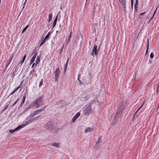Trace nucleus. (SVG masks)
Listing matches in <instances>:
<instances>
[{"label": "nucleus", "instance_id": "1", "mask_svg": "<svg viewBox=\"0 0 159 159\" xmlns=\"http://www.w3.org/2000/svg\"><path fill=\"white\" fill-rule=\"evenodd\" d=\"M43 97V96L37 98L33 102V105L36 108H38L40 106L44 104Z\"/></svg>", "mask_w": 159, "mask_h": 159}, {"label": "nucleus", "instance_id": "2", "mask_svg": "<svg viewBox=\"0 0 159 159\" xmlns=\"http://www.w3.org/2000/svg\"><path fill=\"white\" fill-rule=\"evenodd\" d=\"M44 128L47 130L53 132L56 129V126L54 124L50 121H48L44 125Z\"/></svg>", "mask_w": 159, "mask_h": 159}, {"label": "nucleus", "instance_id": "3", "mask_svg": "<svg viewBox=\"0 0 159 159\" xmlns=\"http://www.w3.org/2000/svg\"><path fill=\"white\" fill-rule=\"evenodd\" d=\"M125 109L124 103L121 102L119 104V107L116 112V115H121Z\"/></svg>", "mask_w": 159, "mask_h": 159}, {"label": "nucleus", "instance_id": "4", "mask_svg": "<svg viewBox=\"0 0 159 159\" xmlns=\"http://www.w3.org/2000/svg\"><path fill=\"white\" fill-rule=\"evenodd\" d=\"M92 110L91 108V103H89L87 107L84 110V114L85 115H89L92 113Z\"/></svg>", "mask_w": 159, "mask_h": 159}, {"label": "nucleus", "instance_id": "5", "mask_svg": "<svg viewBox=\"0 0 159 159\" xmlns=\"http://www.w3.org/2000/svg\"><path fill=\"white\" fill-rule=\"evenodd\" d=\"M46 107V106H45L42 109L34 111L32 113L30 114V116H33L35 115L39 114L40 112L42 111H44Z\"/></svg>", "mask_w": 159, "mask_h": 159}, {"label": "nucleus", "instance_id": "6", "mask_svg": "<svg viewBox=\"0 0 159 159\" xmlns=\"http://www.w3.org/2000/svg\"><path fill=\"white\" fill-rule=\"evenodd\" d=\"M98 50L97 49V46L96 45H94L92 52L91 53V55L93 56L94 55L97 56L98 55Z\"/></svg>", "mask_w": 159, "mask_h": 159}, {"label": "nucleus", "instance_id": "7", "mask_svg": "<svg viewBox=\"0 0 159 159\" xmlns=\"http://www.w3.org/2000/svg\"><path fill=\"white\" fill-rule=\"evenodd\" d=\"M60 71L59 68L58 66L56 69V71L54 72L55 73V81L58 82V78L59 77Z\"/></svg>", "mask_w": 159, "mask_h": 159}, {"label": "nucleus", "instance_id": "8", "mask_svg": "<svg viewBox=\"0 0 159 159\" xmlns=\"http://www.w3.org/2000/svg\"><path fill=\"white\" fill-rule=\"evenodd\" d=\"M91 98L90 95L89 94L87 95L86 94L85 95H82V97L81 98V100L83 102H85L89 100Z\"/></svg>", "mask_w": 159, "mask_h": 159}, {"label": "nucleus", "instance_id": "9", "mask_svg": "<svg viewBox=\"0 0 159 159\" xmlns=\"http://www.w3.org/2000/svg\"><path fill=\"white\" fill-rule=\"evenodd\" d=\"M69 57H67V60L66 63L65 64V67H64V72H66V69L67 68V65L68 64V61L69 60Z\"/></svg>", "mask_w": 159, "mask_h": 159}, {"label": "nucleus", "instance_id": "10", "mask_svg": "<svg viewBox=\"0 0 159 159\" xmlns=\"http://www.w3.org/2000/svg\"><path fill=\"white\" fill-rule=\"evenodd\" d=\"M120 2L123 5V6L124 8V9H125V0H119Z\"/></svg>", "mask_w": 159, "mask_h": 159}, {"label": "nucleus", "instance_id": "11", "mask_svg": "<svg viewBox=\"0 0 159 159\" xmlns=\"http://www.w3.org/2000/svg\"><path fill=\"white\" fill-rule=\"evenodd\" d=\"M93 128H86L85 130V133H87L88 132H90L93 131Z\"/></svg>", "mask_w": 159, "mask_h": 159}, {"label": "nucleus", "instance_id": "12", "mask_svg": "<svg viewBox=\"0 0 159 159\" xmlns=\"http://www.w3.org/2000/svg\"><path fill=\"white\" fill-rule=\"evenodd\" d=\"M51 144L53 147H56L57 148H59V143H57L55 142H54L51 143Z\"/></svg>", "mask_w": 159, "mask_h": 159}, {"label": "nucleus", "instance_id": "13", "mask_svg": "<svg viewBox=\"0 0 159 159\" xmlns=\"http://www.w3.org/2000/svg\"><path fill=\"white\" fill-rule=\"evenodd\" d=\"M40 56H38L37 57L36 60L35 66H36L40 61Z\"/></svg>", "mask_w": 159, "mask_h": 159}, {"label": "nucleus", "instance_id": "14", "mask_svg": "<svg viewBox=\"0 0 159 159\" xmlns=\"http://www.w3.org/2000/svg\"><path fill=\"white\" fill-rule=\"evenodd\" d=\"M99 140H98L96 142V145H95L94 148H95L96 149H97L98 148H99L100 147V146L99 145Z\"/></svg>", "mask_w": 159, "mask_h": 159}, {"label": "nucleus", "instance_id": "15", "mask_svg": "<svg viewBox=\"0 0 159 159\" xmlns=\"http://www.w3.org/2000/svg\"><path fill=\"white\" fill-rule=\"evenodd\" d=\"M26 54H25L24 55V56L22 58L21 61L19 63V64H21H21H22L24 62V61H25V58L26 57Z\"/></svg>", "mask_w": 159, "mask_h": 159}, {"label": "nucleus", "instance_id": "16", "mask_svg": "<svg viewBox=\"0 0 159 159\" xmlns=\"http://www.w3.org/2000/svg\"><path fill=\"white\" fill-rule=\"evenodd\" d=\"M36 58V57H33L32 58L30 59V65H31L32 63H33V62L34 61L35 59Z\"/></svg>", "mask_w": 159, "mask_h": 159}, {"label": "nucleus", "instance_id": "17", "mask_svg": "<svg viewBox=\"0 0 159 159\" xmlns=\"http://www.w3.org/2000/svg\"><path fill=\"white\" fill-rule=\"evenodd\" d=\"M139 110H138V109L134 114L133 116V119H135V118L137 117L138 115H139V114H138V111H139Z\"/></svg>", "mask_w": 159, "mask_h": 159}, {"label": "nucleus", "instance_id": "18", "mask_svg": "<svg viewBox=\"0 0 159 159\" xmlns=\"http://www.w3.org/2000/svg\"><path fill=\"white\" fill-rule=\"evenodd\" d=\"M149 40L148 39V42H147V49L146 52V55L148 52V49H149Z\"/></svg>", "mask_w": 159, "mask_h": 159}, {"label": "nucleus", "instance_id": "19", "mask_svg": "<svg viewBox=\"0 0 159 159\" xmlns=\"http://www.w3.org/2000/svg\"><path fill=\"white\" fill-rule=\"evenodd\" d=\"M23 127H24V126L22 124L21 125L18 126L15 129H16V131L18 130L19 129H21V128H22Z\"/></svg>", "mask_w": 159, "mask_h": 159}, {"label": "nucleus", "instance_id": "20", "mask_svg": "<svg viewBox=\"0 0 159 159\" xmlns=\"http://www.w3.org/2000/svg\"><path fill=\"white\" fill-rule=\"evenodd\" d=\"M52 13H51L49 15V16H48L49 19L48 20V22H49L52 20Z\"/></svg>", "mask_w": 159, "mask_h": 159}, {"label": "nucleus", "instance_id": "21", "mask_svg": "<svg viewBox=\"0 0 159 159\" xmlns=\"http://www.w3.org/2000/svg\"><path fill=\"white\" fill-rule=\"evenodd\" d=\"M30 121V120H29L28 121H26L25 123L23 124L22 125L24 127L28 125L29 124V122Z\"/></svg>", "mask_w": 159, "mask_h": 159}, {"label": "nucleus", "instance_id": "22", "mask_svg": "<svg viewBox=\"0 0 159 159\" xmlns=\"http://www.w3.org/2000/svg\"><path fill=\"white\" fill-rule=\"evenodd\" d=\"M80 112H77L74 116L77 119L80 116Z\"/></svg>", "mask_w": 159, "mask_h": 159}, {"label": "nucleus", "instance_id": "23", "mask_svg": "<svg viewBox=\"0 0 159 159\" xmlns=\"http://www.w3.org/2000/svg\"><path fill=\"white\" fill-rule=\"evenodd\" d=\"M34 71H35V70H34V69L33 68L32 70H31V71H30V75L32 73H33V76H32L31 78H32V77L33 76V74L34 72Z\"/></svg>", "mask_w": 159, "mask_h": 159}, {"label": "nucleus", "instance_id": "24", "mask_svg": "<svg viewBox=\"0 0 159 159\" xmlns=\"http://www.w3.org/2000/svg\"><path fill=\"white\" fill-rule=\"evenodd\" d=\"M157 8L156 9V10L154 12V13L153 15V16H152L150 18V21L154 17V16H155V14H156V11H157Z\"/></svg>", "mask_w": 159, "mask_h": 159}, {"label": "nucleus", "instance_id": "25", "mask_svg": "<svg viewBox=\"0 0 159 159\" xmlns=\"http://www.w3.org/2000/svg\"><path fill=\"white\" fill-rule=\"evenodd\" d=\"M16 131V129H10L9 130V132L11 134V133H14V132H15V131Z\"/></svg>", "mask_w": 159, "mask_h": 159}, {"label": "nucleus", "instance_id": "26", "mask_svg": "<svg viewBox=\"0 0 159 159\" xmlns=\"http://www.w3.org/2000/svg\"><path fill=\"white\" fill-rule=\"evenodd\" d=\"M49 34H48V33L46 36L45 38L43 39V40H44V41H45V40L47 39L49 37Z\"/></svg>", "mask_w": 159, "mask_h": 159}, {"label": "nucleus", "instance_id": "27", "mask_svg": "<svg viewBox=\"0 0 159 159\" xmlns=\"http://www.w3.org/2000/svg\"><path fill=\"white\" fill-rule=\"evenodd\" d=\"M45 42V41H44V40H43V39H42L41 42L40 44V47H41L43 45L44 43Z\"/></svg>", "mask_w": 159, "mask_h": 159}, {"label": "nucleus", "instance_id": "28", "mask_svg": "<svg viewBox=\"0 0 159 159\" xmlns=\"http://www.w3.org/2000/svg\"><path fill=\"white\" fill-rule=\"evenodd\" d=\"M154 54L153 52H152L150 55V57L151 58H154Z\"/></svg>", "mask_w": 159, "mask_h": 159}, {"label": "nucleus", "instance_id": "29", "mask_svg": "<svg viewBox=\"0 0 159 159\" xmlns=\"http://www.w3.org/2000/svg\"><path fill=\"white\" fill-rule=\"evenodd\" d=\"M25 99H22V102L20 104V105L18 108H20L22 106V104L25 102Z\"/></svg>", "mask_w": 159, "mask_h": 159}, {"label": "nucleus", "instance_id": "30", "mask_svg": "<svg viewBox=\"0 0 159 159\" xmlns=\"http://www.w3.org/2000/svg\"><path fill=\"white\" fill-rule=\"evenodd\" d=\"M43 84V80L42 79L41 81L39 83V86H41Z\"/></svg>", "mask_w": 159, "mask_h": 159}, {"label": "nucleus", "instance_id": "31", "mask_svg": "<svg viewBox=\"0 0 159 159\" xmlns=\"http://www.w3.org/2000/svg\"><path fill=\"white\" fill-rule=\"evenodd\" d=\"M138 0H136L135 4L134 5V7H137V6L138 5Z\"/></svg>", "mask_w": 159, "mask_h": 159}, {"label": "nucleus", "instance_id": "32", "mask_svg": "<svg viewBox=\"0 0 159 159\" xmlns=\"http://www.w3.org/2000/svg\"><path fill=\"white\" fill-rule=\"evenodd\" d=\"M134 8H135V11H134V12H135V13H134V17H135V12H137V7H134Z\"/></svg>", "mask_w": 159, "mask_h": 159}, {"label": "nucleus", "instance_id": "33", "mask_svg": "<svg viewBox=\"0 0 159 159\" xmlns=\"http://www.w3.org/2000/svg\"><path fill=\"white\" fill-rule=\"evenodd\" d=\"M77 80H78L79 81V84L80 85L81 84H82V83L81 82V81L80 79V78H79V76H78V77Z\"/></svg>", "mask_w": 159, "mask_h": 159}, {"label": "nucleus", "instance_id": "34", "mask_svg": "<svg viewBox=\"0 0 159 159\" xmlns=\"http://www.w3.org/2000/svg\"><path fill=\"white\" fill-rule=\"evenodd\" d=\"M76 119H77L74 116V117H73V118H72V122H75V120H76Z\"/></svg>", "mask_w": 159, "mask_h": 159}, {"label": "nucleus", "instance_id": "35", "mask_svg": "<svg viewBox=\"0 0 159 159\" xmlns=\"http://www.w3.org/2000/svg\"><path fill=\"white\" fill-rule=\"evenodd\" d=\"M8 105H7V106H6L2 110V111H5L6 109L8 107Z\"/></svg>", "mask_w": 159, "mask_h": 159}, {"label": "nucleus", "instance_id": "36", "mask_svg": "<svg viewBox=\"0 0 159 159\" xmlns=\"http://www.w3.org/2000/svg\"><path fill=\"white\" fill-rule=\"evenodd\" d=\"M134 2V0H131V7L133 8V6Z\"/></svg>", "mask_w": 159, "mask_h": 159}, {"label": "nucleus", "instance_id": "37", "mask_svg": "<svg viewBox=\"0 0 159 159\" xmlns=\"http://www.w3.org/2000/svg\"><path fill=\"white\" fill-rule=\"evenodd\" d=\"M56 23H57V22H55V21H54L52 28H53L54 27V26H55L56 25Z\"/></svg>", "mask_w": 159, "mask_h": 159}, {"label": "nucleus", "instance_id": "38", "mask_svg": "<svg viewBox=\"0 0 159 159\" xmlns=\"http://www.w3.org/2000/svg\"><path fill=\"white\" fill-rule=\"evenodd\" d=\"M10 62H9L8 63H7L6 65V68H5V69H6V68H7V66L9 65V64H10Z\"/></svg>", "mask_w": 159, "mask_h": 159}, {"label": "nucleus", "instance_id": "39", "mask_svg": "<svg viewBox=\"0 0 159 159\" xmlns=\"http://www.w3.org/2000/svg\"><path fill=\"white\" fill-rule=\"evenodd\" d=\"M139 18V19H142L143 18V16H140V15Z\"/></svg>", "mask_w": 159, "mask_h": 159}, {"label": "nucleus", "instance_id": "40", "mask_svg": "<svg viewBox=\"0 0 159 159\" xmlns=\"http://www.w3.org/2000/svg\"><path fill=\"white\" fill-rule=\"evenodd\" d=\"M26 29L25 28L21 32V33H23L26 30Z\"/></svg>", "mask_w": 159, "mask_h": 159}, {"label": "nucleus", "instance_id": "41", "mask_svg": "<svg viewBox=\"0 0 159 159\" xmlns=\"http://www.w3.org/2000/svg\"><path fill=\"white\" fill-rule=\"evenodd\" d=\"M26 96L25 94H25H24V95L23 96V99L25 100V98H26Z\"/></svg>", "mask_w": 159, "mask_h": 159}, {"label": "nucleus", "instance_id": "42", "mask_svg": "<svg viewBox=\"0 0 159 159\" xmlns=\"http://www.w3.org/2000/svg\"><path fill=\"white\" fill-rule=\"evenodd\" d=\"M146 12V11L145 12H144L143 13H141L140 14V16H143L145 14V13Z\"/></svg>", "mask_w": 159, "mask_h": 159}, {"label": "nucleus", "instance_id": "43", "mask_svg": "<svg viewBox=\"0 0 159 159\" xmlns=\"http://www.w3.org/2000/svg\"><path fill=\"white\" fill-rule=\"evenodd\" d=\"M17 102H18V100H17L16 102H14V104L12 105L11 107L15 105L17 103Z\"/></svg>", "mask_w": 159, "mask_h": 159}, {"label": "nucleus", "instance_id": "44", "mask_svg": "<svg viewBox=\"0 0 159 159\" xmlns=\"http://www.w3.org/2000/svg\"><path fill=\"white\" fill-rule=\"evenodd\" d=\"M64 43L63 44V46H62V48H61V51L59 52V53H60V54H61V51H62V49H63V47H64Z\"/></svg>", "mask_w": 159, "mask_h": 159}, {"label": "nucleus", "instance_id": "45", "mask_svg": "<svg viewBox=\"0 0 159 159\" xmlns=\"http://www.w3.org/2000/svg\"><path fill=\"white\" fill-rule=\"evenodd\" d=\"M57 16L55 18L54 21H55V22H57Z\"/></svg>", "mask_w": 159, "mask_h": 159}, {"label": "nucleus", "instance_id": "46", "mask_svg": "<svg viewBox=\"0 0 159 159\" xmlns=\"http://www.w3.org/2000/svg\"><path fill=\"white\" fill-rule=\"evenodd\" d=\"M37 54V53L36 52H35L34 53V56H33V57L35 56V57H36Z\"/></svg>", "mask_w": 159, "mask_h": 159}, {"label": "nucleus", "instance_id": "47", "mask_svg": "<svg viewBox=\"0 0 159 159\" xmlns=\"http://www.w3.org/2000/svg\"><path fill=\"white\" fill-rule=\"evenodd\" d=\"M159 90V83H158V87H157V93H158V91Z\"/></svg>", "mask_w": 159, "mask_h": 159}, {"label": "nucleus", "instance_id": "48", "mask_svg": "<svg viewBox=\"0 0 159 159\" xmlns=\"http://www.w3.org/2000/svg\"><path fill=\"white\" fill-rule=\"evenodd\" d=\"M20 88V86L18 87H17L14 90H15L16 91H17L18 89L19 88Z\"/></svg>", "mask_w": 159, "mask_h": 159}, {"label": "nucleus", "instance_id": "49", "mask_svg": "<svg viewBox=\"0 0 159 159\" xmlns=\"http://www.w3.org/2000/svg\"><path fill=\"white\" fill-rule=\"evenodd\" d=\"M35 65V63H33L32 64L31 68H33V67H34Z\"/></svg>", "mask_w": 159, "mask_h": 159}, {"label": "nucleus", "instance_id": "50", "mask_svg": "<svg viewBox=\"0 0 159 159\" xmlns=\"http://www.w3.org/2000/svg\"><path fill=\"white\" fill-rule=\"evenodd\" d=\"M144 104V103L141 105V106L140 107V108L138 109V110H139L143 106V105Z\"/></svg>", "mask_w": 159, "mask_h": 159}, {"label": "nucleus", "instance_id": "51", "mask_svg": "<svg viewBox=\"0 0 159 159\" xmlns=\"http://www.w3.org/2000/svg\"><path fill=\"white\" fill-rule=\"evenodd\" d=\"M14 55V54H13L11 56H10V57L11 58H12V59L13 58V55Z\"/></svg>", "mask_w": 159, "mask_h": 159}, {"label": "nucleus", "instance_id": "52", "mask_svg": "<svg viewBox=\"0 0 159 159\" xmlns=\"http://www.w3.org/2000/svg\"><path fill=\"white\" fill-rule=\"evenodd\" d=\"M41 117V116H37L36 118H35V119H37L39 118H40Z\"/></svg>", "mask_w": 159, "mask_h": 159}, {"label": "nucleus", "instance_id": "53", "mask_svg": "<svg viewBox=\"0 0 159 159\" xmlns=\"http://www.w3.org/2000/svg\"><path fill=\"white\" fill-rule=\"evenodd\" d=\"M12 59V58H11L10 57V58L9 59V62H10V63L11 62Z\"/></svg>", "mask_w": 159, "mask_h": 159}, {"label": "nucleus", "instance_id": "54", "mask_svg": "<svg viewBox=\"0 0 159 159\" xmlns=\"http://www.w3.org/2000/svg\"><path fill=\"white\" fill-rule=\"evenodd\" d=\"M71 32L70 33V35L69 37V38H70L71 37Z\"/></svg>", "mask_w": 159, "mask_h": 159}, {"label": "nucleus", "instance_id": "55", "mask_svg": "<svg viewBox=\"0 0 159 159\" xmlns=\"http://www.w3.org/2000/svg\"><path fill=\"white\" fill-rule=\"evenodd\" d=\"M29 26V25H27V26H26L25 27V28L26 29H27V28Z\"/></svg>", "mask_w": 159, "mask_h": 159}, {"label": "nucleus", "instance_id": "56", "mask_svg": "<svg viewBox=\"0 0 159 159\" xmlns=\"http://www.w3.org/2000/svg\"><path fill=\"white\" fill-rule=\"evenodd\" d=\"M14 93V91H13L11 93V94H10V95H12V94H13Z\"/></svg>", "mask_w": 159, "mask_h": 159}, {"label": "nucleus", "instance_id": "57", "mask_svg": "<svg viewBox=\"0 0 159 159\" xmlns=\"http://www.w3.org/2000/svg\"><path fill=\"white\" fill-rule=\"evenodd\" d=\"M100 45L98 47V50H99V49L100 48Z\"/></svg>", "mask_w": 159, "mask_h": 159}, {"label": "nucleus", "instance_id": "58", "mask_svg": "<svg viewBox=\"0 0 159 159\" xmlns=\"http://www.w3.org/2000/svg\"><path fill=\"white\" fill-rule=\"evenodd\" d=\"M60 9L61 10L62 9V6H61V7H60Z\"/></svg>", "mask_w": 159, "mask_h": 159}, {"label": "nucleus", "instance_id": "59", "mask_svg": "<svg viewBox=\"0 0 159 159\" xmlns=\"http://www.w3.org/2000/svg\"><path fill=\"white\" fill-rule=\"evenodd\" d=\"M25 3L24 4V6H23V7H22V9H23L25 7Z\"/></svg>", "mask_w": 159, "mask_h": 159}, {"label": "nucleus", "instance_id": "60", "mask_svg": "<svg viewBox=\"0 0 159 159\" xmlns=\"http://www.w3.org/2000/svg\"><path fill=\"white\" fill-rule=\"evenodd\" d=\"M70 38H69L68 39V42L70 41Z\"/></svg>", "mask_w": 159, "mask_h": 159}, {"label": "nucleus", "instance_id": "61", "mask_svg": "<svg viewBox=\"0 0 159 159\" xmlns=\"http://www.w3.org/2000/svg\"><path fill=\"white\" fill-rule=\"evenodd\" d=\"M101 137H100L98 138V140H99L100 139Z\"/></svg>", "mask_w": 159, "mask_h": 159}, {"label": "nucleus", "instance_id": "62", "mask_svg": "<svg viewBox=\"0 0 159 159\" xmlns=\"http://www.w3.org/2000/svg\"><path fill=\"white\" fill-rule=\"evenodd\" d=\"M13 91H14V93H15V92H16V91L15 90H14Z\"/></svg>", "mask_w": 159, "mask_h": 159}, {"label": "nucleus", "instance_id": "63", "mask_svg": "<svg viewBox=\"0 0 159 159\" xmlns=\"http://www.w3.org/2000/svg\"><path fill=\"white\" fill-rule=\"evenodd\" d=\"M13 91H14V93H15V92H16V91L15 90H14Z\"/></svg>", "mask_w": 159, "mask_h": 159}, {"label": "nucleus", "instance_id": "64", "mask_svg": "<svg viewBox=\"0 0 159 159\" xmlns=\"http://www.w3.org/2000/svg\"><path fill=\"white\" fill-rule=\"evenodd\" d=\"M59 12H59V13H58V14H57V16H58V15H59Z\"/></svg>", "mask_w": 159, "mask_h": 159}]
</instances>
